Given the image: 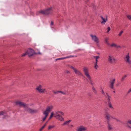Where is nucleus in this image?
I'll list each match as a JSON object with an SVG mask.
<instances>
[{"label": "nucleus", "mask_w": 131, "mask_h": 131, "mask_svg": "<svg viewBox=\"0 0 131 131\" xmlns=\"http://www.w3.org/2000/svg\"><path fill=\"white\" fill-rule=\"evenodd\" d=\"M64 115V113L63 112L60 111H57L54 113L52 112L51 113L50 116L49 118V120L50 119L54 116L56 119H58L61 121H64V118L62 117V115Z\"/></svg>", "instance_id": "obj_1"}, {"label": "nucleus", "mask_w": 131, "mask_h": 131, "mask_svg": "<svg viewBox=\"0 0 131 131\" xmlns=\"http://www.w3.org/2000/svg\"><path fill=\"white\" fill-rule=\"evenodd\" d=\"M83 70L85 75L86 76L89 80V82L92 85H93V83L92 80L89 74V70L87 68L85 67L84 68Z\"/></svg>", "instance_id": "obj_2"}, {"label": "nucleus", "mask_w": 131, "mask_h": 131, "mask_svg": "<svg viewBox=\"0 0 131 131\" xmlns=\"http://www.w3.org/2000/svg\"><path fill=\"white\" fill-rule=\"evenodd\" d=\"M53 108L52 106H48L46 108V110L43 112V114L45 115V116L43 118V121H44L48 116V114L50 111Z\"/></svg>", "instance_id": "obj_3"}, {"label": "nucleus", "mask_w": 131, "mask_h": 131, "mask_svg": "<svg viewBox=\"0 0 131 131\" xmlns=\"http://www.w3.org/2000/svg\"><path fill=\"white\" fill-rule=\"evenodd\" d=\"M35 52L34 50L31 49H28L27 52L23 54L22 56V57L25 56L27 55L29 57L32 56L34 53Z\"/></svg>", "instance_id": "obj_4"}, {"label": "nucleus", "mask_w": 131, "mask_h": 131, "mask_svg": "<svg viewBox=\"0 0 131 131\" xmlns=\"http://www.w3.org/2000/svg\"><path fill=\"white\" fill-rule=\"evenodd\" d=\"M39 13H41L43 14L48 15L52 13V8H50L45 10L39 11Z\"/></svg>", "instance_id": "obj_5"}, {"label": "nucleus", "mask_w": 131, "mask_h": 131, "mask_svg": "<svg viewBox=\"0 0 131 131\" xmlns=\"http://www.w3.org/2000/svg\"><path fill=\"white\" fill-rule=\"evenodd\" d=\"M108 61L110 63L115 64L117 61L113 56H110L108 57Z\"/></svg>", "instance_id": "obj_6"}, {"label": "nucleus", "mask_w": 131, "mask_h": 131, "mask_svg": "<svg viewBox=\"0 0 131 131\" xmlns=\"http://www.w3.org/2000/svg\"><path fill=\"white\" fill-rule=\"evenodd\" d=\"M24 109V110L26 111H27L31 113H36L37 110H32L30 108H29L28 106V105L27 104L26 107Z\"/></svg>", "instance_id": "obj_7"}, {"label": "nucleus", "mask_w": 131, "mask_h": 131, "mask_svg": "<svg viewBox=\"0 0 131 131\" xmlns=\"http://www.w3.org/2000/svg\"><path fill=\"white\" fill-rule=\"evenodd\" d=\"M15 104L19 106L22 107L24 108V109L26 107L27 104H24L23 102H21L19 101H16L15 102Z\"/></svg>", "instance_id": "obj_8"}, {"label": "nucleus", "mask_w": 131, "mask_h": 131, "mask_svg": "<svg viewBox=\"0 0 131 131\" xmlns=\"http://www.w3.org/2000/svg\"><path fill=\"white\" fill-rule=\"evenodd\" d=\"M37 90H38L39 92L40 93H43L45 92H46V90L45 89L42 88V86L40 85L36 88Z\"/></svg>", "instance_id": "obj_9"}, {"label": "nucleus", "mask_w": 131, "mask_h": 131, "mask_svg": "<svg viewBox=\"0 0 131 131\" xmlns=\"http://www.w3.org/2000/svg\"><path fill=\"white\" fill-rule=\"evenodd\" d=\"M92 40L95 42L97 43H98L99 42V38L95 35H90Z\"/></svg>", "instance_id": "obj_10"}, {"label": "nucleus", "mask_w": 131, "mask_h": 131, "mask_svg": "<svg viewBox=\"0 0 131 131\" xmlns=\"http://www.w3.org/2000/svg\"><path fill=\"white\" fill-rule=\"evenodd\" d=\"M87 129V128L84 126H81L78 127L76 129V131H85Z\"/></svg>", "instance_id": "obj_11"}, {"label": "nucleus", "mask_w": 131, "mask_h": 131, "mask_svg": "<svg viewBox=\"0 0 131 131\" xmlns=\"http://www.w3.org/2000/svg\"><path fill=\"white\" fill-rule=\"evenodd\" d=\"M105 115L106 118L108 121H110L111 118H113L112 116L107 112H105Z\"/></svg>", "instance_id": "obj_12"}, {"label": "nucleus", "mask_w": 131, "mask_h": 131, "mask_svg": "<svg viewBox=\"0 0 131 131\" xmlns=\"http://www.w3.org/2000/svg\"><path fill=\"white\" fill-rule=\"evenodd\" d=\"M124 59L126 62L128 63L129 64L130 63L131 60H130V57L129 55V53H128L127 54L126 56Z\"/></svg>", "instance_id": "obj_13"}, {"label": "nucleus", "mask_w": 131, "mask_h": 131, "mask_svg": "<svg viewBox=\"0 0 131 131\" xmlns=\"http://www.w3.org/2000/svg\"><path fill=\"white\" fill-rule=\"evenodd\" d=\"M126 126L128 128L131 129V120L129 119L126 123Z\"/></svg>", "instance_id": "obj_14"}, {"label": "nucleus", "mask_w": 131, "mask_h": 131, "mask_svg": "<svg viewBox=\"0 0 131 131\" xmlns=\"http://www.w3.org/2000/svg\"><path fill=\"white\" fill-rule=\"evenodd\" d=\"M115 79H113L110 81V86L111 88L112 89H113L114 84L115 82Z\"/></svg>", "instance_id": "obj_15"}, {"label": "nucleus", "mask_w": 131, "mask_h": 131, "mask_svg": "<svg viewBox=\"0 0 131 131\" xmlns=\"http://www.w3.org/2000/svg\"><path fill=\"white\" fill-rule=\"evenodd\" d=\"M100 17L102 20V21L101 22V23L102 24H105V23L106 22L107 20V19L104 18L102 16H100Z\"/></svg>", "instance_id": "obj_16"}, {"label": "nucleus", "mask_w": 131, "mask_h": 131, "mask_svg": "<svg viewBox=\"0 0 131 131\" xmlns=\"http://www.w3.org/2000/svg\"><path fill=\"white\" fill-rule=\"evenodd\" d=\"M108 123V129L109 130H111L113 129V126L110 124L109 122H107Z\"/></svg>", "instance_id": "obj_17"}, {"label": "nucleus", "mask_w": 131, "mask_h": 131, "mask_svg": "<svg viewBox=\"0 0 131 131\" xmlns=\"http://www.w3.org/2000/svg\"><path fill=\"white\" fill-rule=\"evenodd\" d=\"M71 121V120H69V121H66L62 124V125L64 126L65 125H68L69 123Z\"/></svg>", "instance_id": "obj_18"}, {"label": "nucleus", "mask_w": 131, "mask_h": 131, "mask_svg": "<svg viewBox=\"0 0 131 131\" xmlns=\"http://www.w3.org/2000/svg\"><path fill=\"white\" fill-rule=\"evenodd\" d=\"M75 73L79 75H82L81 73L78 70L75 69L74 70Z\"/></svg>", "instance_id": "obj_19"}, {"label": "nucleus", "mask_w": 131, "mask_h": 131, "mask_svg": "<svg viewBox=\"0 0 131 131\" xmlns=\"http://www.w3.org/2000/svg\"><path fill=\"white\" fill-rule=\"evenodd\" d=\"M93 57L94 58H95V59L96 62L95 63L97 64V62H98L97 59L100 58V57L99 56H93Z\"/></svg>", "instance_id": "obj_20"}, {"label": "nucleus", "mask_w": 131, "mask_h": 131, "mask_svg": "<svg viewBox=\"0 0 131 131\" xmlns=\"http://www.w3.org/2000/svg\"><path fill=\"white\" fill-rule=\"evenodd\" d=\"M2 115H4V116H6L5 113L4 111H2L0 112V116Z\"/></svg>", "instance_id": "obj_21"}, {"label": "nucleus", "mask_w": 131, "mask_h": 131, "mask_svg": "<svg viewBox=\"0 0 131 131\" xmlns=\"http://www.w3.org/2000/svg\"><path fill=\"white\" fill-rule=\"evenodd\" d=\"M108 105L109 107L111 110H113L114 109V108L112 106V104L111 103H108Z\"/></svg>", "instance_id": "obj_22"}, {"label": "nucleus", "mask_w": 131, "mask_h": 131, "mask_svg": "<svg viewBox=\"0 0 131 131\" xmlns=\"http://www.w3.org/2000/svg\"><path fill=\"white\" fill-rule=\"evenodd\" d=\"M108 39L107 38H106L105 39V41L106 43L108 45H110V44L108 41Z\"/></svg>", "instance_id": "obj_23"}, {"label": "nucleus", "mask_w": 131, "mask_h": 131, "mask_svg": "<svg viewBox=\"0 0 131 131\" xmlns=\"http://www.w3.org/2000/svg\"><path fill=\"white\" fill-rule=\"evenodd\" d=\"M106 93L107 96H108V98L107 99L108 103H111L110 102V97L109 96V95H108V94H107V93Z\"/></svg>", "instance_id": "obj_24"}, {"label": "nucleus", "mask_w": 131, "mask_h": 131, "mask_svg": "<svg viewBox=\"0 0 131 131\" xmlns=\"http://www.w3.org/2000/svg\"><path fill=\"white\" fill-rule=\"evenodd\" d=\"M110 46L111 47H117V45L114 43H113L110 45Z\"/></svg>", "instance_id": "obj_25"}, {"label": "nucleus", "mask_w": 131, "mask_h": 131, "mask_svg": "<svg viewBox=\"0 0 131 131\" xmlns=\"http://www.w3.org/2000/svg\"><path fill=\"white\" fill-rule=\"evenodd\" d=\"M53 92L55 94H57L59 93V91H55L53 90Z\"/></svg>", "instance_id": "obj_26"}, {"label": "nucleus", "mask_w": 131, "mask_h": 131, "mask_svg": "<svg viewBox=\"0 0 131 131\" xmlns=\"http://www.w3.org/2000/svg\"><path fill=\"white\" fill-rule=\"evenodd\" d=\"M65 57H63V58H59L57 59H56V61H57V60H63L65 59H66V58H65Z\"/></svg>", "instance_id": "obj_27"}, {"label": "nucleus", "mask_w": 131, "mask_h": 131, "mask_svg": "<svg viewBox=\"0 0 131 131\" xmlns=\"http://www.w3.org/2000/svg\"><path fill=\"white\" fill-rule=\"evenodd\" d=\"M74 57V56L70 55L69 56L65 57V58H66V59H67V58H69Z\"/></svg>", "instance_id": "obj_28"}, {"label": "nucleus", "mask_w": 131, "mask_h": 131, "mask_svg": "<svg viewBox=\"0 0 131 131\" xmlns=\"http://www.w3.org/2000/svg\"><path fill=\"white\" fill-rule=\"evenodd\" d=\"M127 17L128 19L130 20L131 21V16L130 15H127Z\"/></svg>", "instance_id": "obj_29"}, {"label": "nucleus", "mask_w": 131, "mask_h": 131, "mask_svg": "<svg viewBox=\"0 0 131 131\" xmlns=\"http://www.w3.org/2000/svg\"><path fill=\"white\" fill-rule=\"evenodd\" d=\"M123 31H121L118 34V36L119 37H120L122 35V34L123 33Z\"/></svg>", "instance_id": "obj_30"}, {"label": "nucleus", "mask_w": 131, "mask_h": 131, "mask_svg": "<svg viewBox=\"0 0 131 131\" xmlns=\"http://www.w3.org/2000/svg\"><path fill=\"white\" fill-rule=\"evenodd\" d=\"M54 127V125L53 126H49L48 127V129H49L51 128H52Z\"/></svg>", "instance_id": "obj_31"}, {"label": "nucleus", "mask_w": 131, "mask_h": 131, "mask_svg": "<svg viewBox=\"0 0 131 131\" xmlns=\"http://www.w3.org/2000/svg\"><path fill=\"white\" fill-rule=\"evenodd\" d=\"M59 93H61V94H63L64 95H65L66 94V93L65 92H63L61 91H59Z\"/></svg>", "instance_id": "obj_32"}, {"label": "nucleus", "mask_w": 131, "mask_h": 131, "mask_svg": "<svg viewBox=\"0 0 131 131\" xmlns=\"http://www.w3.org/2000/svg\"><path fill=\"white\" fill-rule=\"evenodd\" d=\"M69 67H70V68H71L72 69L74 70V71L75 69V68L74 67H73L72 66H69Z\"/></svg>", "instance_id": "obj_33"}, {"label": "nucleus", "mask_w": 131, "mask_h": 131, "mask_svg": "<svg viewBox=\"0 0 131 131\" xmlns=\"http://www.w3.org/2000/svg\"><path fill=\"white\" fill-rule=\"evenodd\" d=\"M65 72L66 74H69L70 73V72L67 70H66L65 71Z\"/></svg>", "instance_id": "obj_34"}, {"label": "nucleus", "mask_w": 131, "mask_h": 131, "mask_svg": "<svg viewBox=\"0 0 131 131\" xmlns=\"http://www.w3.org/2000/svg\"><path fill=\"white\" fill-rule=\"evenodd\" d=\"M44 128V127L43 126H42L39 129V131H41Z\"/></svg>", "instance_id": "obj_35"}, {"label": "nucleus", "mask_w": 131, "mask_h": 131, "mask_svg": "<svg viewBox=\"0 0 131 131\" xmlns=\"http://www.w3.org/2000/svg\"><path fill=\"white\" fill-rule=\"evenodd\" d=\"M98 67V66L97 65V64L95 63V66H94L95 68L96 69H97Z\"/></svg>", "instance_id": "obj_36"}, {"label": "nucleus", "mask_w": 131, "mask_h": 131, "mask_svg": "<svg viewBox=\"0 0 131 131\" xmlns=\"http://www.w3.org/2000/svg\"><path fill=\"white\" fill-rule=\"evenodd\" d=\"M107 32H108L109 31H110V27H108V28H107Z\"/></svg>", "instance_id": "obj_37"}, {"label": "nucleus", "mask_w": 131, "mask_h": 131, "mask_svg": "<svg viewBox=\"0 0 131 131\" xmlns=\"http://www.w3.org/2000/svg\"><path fill=\"white\" fill-rule=\"evenodd\" d=\"M127 77V75H126L124 76L122 78V80H123L125 78Z\"/></svg>", "instance_id": "obj_38"}, {"label": "nucleus", "mask_w": 131, "mask_h": 131, "mask_svg": "<svg viewBox=\"0 0 131 131\" xmlns=\"http://www.w3.org/2000/svg\"><path fill=\"white\" fill-rule=\"evenodd\" d=\"M92 89H93V91L94 93H95L96 92V90H95V89L94 88V87H92Z\"/></svg>", "instance_id": "obj_39"}, {"label": "nucleus", "mask_w": 131, "mask_h": 131, "mask_svg": "<svg viewBox=\"0 0 131 131\" xmlns=\"http://www.w3.org/2000/svg\"><path fill=\"white\" fill-rule=\"evenodd\" d=\"M102 94L105 96L107 98V97L105 96V93H104L103 90H102Z\"/></svg>", "instance_id": "obj_40"}, {"label": "nucleus", "mask_w": 131, "mask_h": 131, "mask_svg": "<svg viewBox=\"0 0 131 131\" xmlns=\"http://www.w3.org/2000/svg\"><path fill=\"white\" fill-rule=\"evenodd\" d=\"M48 121H47L46 123H45L44 125H43V126L44 127H45L46 126V124L48 122Z\"/></svg>", "instance_id": "obj_41"}, {"label": "nucleus", "mask_w": 131, "mask_h": 131, "mask_svg": "<svg viewBox=\"0 0 131 131\" xmlns=\"http://www.w3.org/2000/svg\"><path fill=\"white\" fill-rule=\"evenodd\" d=\"M131 92V88L129 90L128 92V93H129L130 92Z\"/></svg>", "instance_id": "obj_42"}, {"label": "nucleus", "mask_w": 131, "mask_h": 131, "mask_svg": "<svg viewBox=\"0 0 131 131\" xmlns=\"http://www.w3.org/2000/svg\"><path fill=\"white\" fill-rule=\"evenodd\" d=\"M51 25H53V21H51Z\"/></svg>", "instance_id": "obj_43"}, {"label": "nucleus", "mask_w": 131, "mask_h": 131, "mask_svg": "<svg viewBox=\"0 0 131 131\" xmlns=\"http://www.w3.org/2000/svg\"><path fill=\"white\" fill-rule=\"evenodd\" d=\"M116 119V121H118V122H119V121H119V120H118L116 118V119Z\"/></svg>", "instance_id": "obj_44"}, {"label": "nucleus", "mask_w": 131, "mask_h": 131, "mask_svg": "<svg viewBox=\"0 0 131 131\" xmlns=\"http://www.w3.org/2000/svg\"><path fill=\"white\" fill-rule=\"evenodd\" d=\"M121 47L120 46H117L116 47L119 48V47Z\"/></svg>", "instance_id": "obj_45"}, {"label": "nucleus", "mask_w": 131, "mask_h": 131, "mask_svg": "<svg viewBox=\"0 0 131 131\" xmlns=\"http://www.w3.org/2000/svg\"><path fill=\"white\" fill-rule=\"evenodd\" d=\"M129 64H131V61H130V63H129Z\"/></svg>", "instance_id": "obj_46"}, {"label": "nucleus", "mask_w": 131, "mask_h": 131, "mask_svg": "<svg viewBox=\"0 0 131 131\" xmlns=\"http://www.w3.org/2000/svg\"><path fill=\"white\" fill-rule=\"evenodd\" d=\"M71 126H72V127H73V125H71Z\"/></svg>", "instance_id": "obj_47"}, {"label": "nucleus", "mask_w": 131, "mask_h": 131, "mask_svg": "<svg viewBox=\"0 0 131 131\" xmlns=\"http://www.w3.org/2000/svg\"><path fill=\"white\" fill-rule=\"evenodd\" d=\"M38 54H40V52H38Z\"/></svg>", "instance_id": "obj_48"}, {"label": "nucleus", "mask_w": 131, "mask_h": 131, "mask_svg": "<svg viewBox=\"0 0 131 131\" xmlns=\"http://www.w3.org/2000/svg\"><path fill=\"white\" fill-rule=\"evenodd\" d=\"M94 6H95L94 5H93V7H94Z\"/></svg>", "instance_id": "obj_49"}, {"label": "nucleus", "mask_w": 131, "mask_h": 131, "mask_svg": "<svg viewBox=\"0 0 131 131\" xmlns=\"http://www.w3.org/2000/svg\"><path fill=\"white\" fill-rule=\"evenodd\" d=\"M113 92H114V93H115V91H113Z\"/></svg>", "instance_id": "obj_50"}]
</instances>
